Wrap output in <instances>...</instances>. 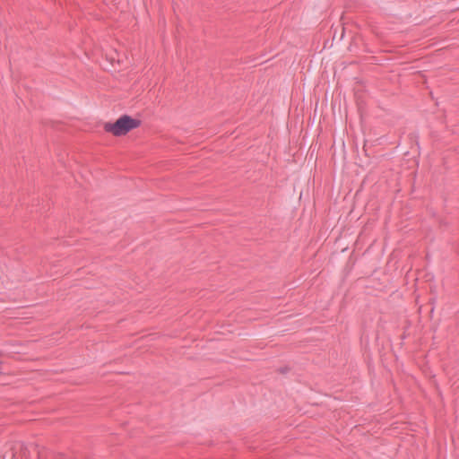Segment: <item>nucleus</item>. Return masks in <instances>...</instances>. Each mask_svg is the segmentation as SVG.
<instances>
[{
  "label": "nucleus",
  "mask_w": 459,
  "mask_h": 459,
  "mask_svg": "<svg viewBox=\"0 0 459 459\" xmlns=\"http://www.w3.org/2000/svg\"><path fill=\"white\" fill-rule=\"evenodd\" d=\"M141 124V120L133 118L128 115H123L114 123L105 124L104 129L106 132L111 133L115 136H122L126 135L131 130L139 127Z\"/></svg>",
  "instance_id": "1"
},
{
  "label": "nucleus",
  "mask_w": 459,
  "mask_h": 459,
  "mask_svg": "<svg viewBox=\"0 0 459 459\" xmlns=\"http://www.w3.org/2000/svg\"><path fill=\"white\" fill-rule=\"evenodd\" d=\"M6 456H10V459H30V451L23 442L17 441L12 445Z\"/></svg>",
  "instance_id": "2"
},
{
  "label": "nucleus",
  "mask_w": 459,
  "mask_h": 459,
  "mask_svg": "<svg viewBox=\"0 0 459 459\" xmlns=\"http://www.w3.org/2000/svg\"><path fill=\"white\" fill-rule=\"evenodd\" d=\"M287 370H288V368H281V369H280V372H281V373H285V372H287Z\"/></svg>",
  "instance_id": "3"
}]
</instances>
